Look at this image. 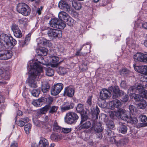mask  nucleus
I'll list each match as a JSON object with an SVG mask.
<instances>
[{
  "label": "nucleus",
  "instance_id": "obj_1",
  "mask_svg": "<svg viewBox=\"0 0 147 147\" xmlns=\"http://www.w3.org/2000/svg\"><path fill=\"white\" fill-rule=\"evenodd\" d=\"M40 62H35L30 65V69L29 71L30 74L28 80L29 86L31 88H36L37 87L36 80L39 78L40 75H43V69Z\"/></svg>",
  "mask_w": 147,
  "mask_h": 147
},
{
  "label": "nucleus",
  "instance_id": "obj_2",
  "mask_svg": "<svg viewBox=\"0 0 147 147\" xmlns=\"http://www.w3.org/2000/svg\"><path fill=\"white\" fill-rule=\"evenodd\" d=\"M16 43V40L11 36L4 34L0 35V49L3 47L7 49H11Z\"/></svg>",
  "mask_w": 147,
  "mask_h": 147
},
{
  "label": "nucleus",
  "instance_id": "obj_3",
  "mask_svg": "<svg viewBox=\"0 0 147 147\" xmlns=\"http://www.w3.org/2000/svg\"><path fill=\"white\" fill-rule=\"evenodd\" d=\"M16 10L19 13L25 16L29 15L31 11L30 7L24 3L18 4L17 6Z\"/></svg>",
  "mask_w": 147,
  "mask_h": 147
},
{
  "label": "nucleus",
  "instance_id": "obj_4",
  "mask_svg": "<svg viewBox=\"0 0 147 147\" xmlns=\"http://www.w3.org/2000/svg\"><path fill=\"white\" fill-rule=\"evenodd\" d=\"M78 118V116L76 113L70 112L66 114L65 120L67 123L72 124L75 123Z\"/></svg>",
  "mask_w": 147,
  "mask_h": 147
},
{
  "label": "nucleus",
  "instance_id": "obj_5",
  "mask_svg": "<svg viewBox=\"0 0 147 147\" xmlns=\"http://www.w3.org/2000/svg\"><path fill=\"white\" fill-rule=\"evenodd\" d=\"M48 36L51 38H60L62 37V32L61 30L57 29H50L47 32Z\"/></svg>",
  "mask_w": 147,
  "mask_h": 147
},
{
  "label": "nucleus",
  "instance_id": "obj_6",
  "mask_svg": "<svg viewBox=\"0 0 147 147\" xmlns=\"http://www.w3.org/2000/svg\"><path fill=\"white\" fill-rule=\"evenodd\" d=\"M121 119L122 120L131 123L132 124H135L137 123L138 120L135 117H132L125 110L124 113L121 115Z\"/></svg>",
  "mask_w": 147,
  "mask_h": 147
},
{
  "label": "nucleus",
  "instance_id": "obj_7",
  "mask_svg": "<svg viewBox=\"0 0 147 147\" xmlns=\"http://www.w3.org/2000/svg\"><path fill=\"white\" fill-rule=\"evenodd\" d=\"M108 89L111 91L113 92V98L114 99L118 98L121 94L123 95L124 94V92L121 90L120 91L118 87L117 86H115L113 87L112 86L109 87Z\"/></svg>",
  "mask_w": 147,
  "mask_h": 147
},
{
  "label": "nucleus",
  "instance_id": "obj_8",
  "mask_svg": "<svg viewBox=\"0 0 147 147\" xmlns=\"http://www.w3.org/2000/svg\"><path fill=\"white\" fill-rule=\"evenodd\" d=\"M63 88V85L61 83H57L52 87L51 90V94L53 96L58 95Z\"/></svg>",
  "mask_w": 147,
  "mask_h": 147
},
{
  "label": "nucleus",
  "instance_id": "obj_9",
  "mask_svg": "<svg viewBox=\"0 0 147 147\" xmlns=\"http://www.w3.org/2000/svg\"><path fill=\"white\" fill-rule=\"evenodd\" d=\"M121 103L119 100L115 99L112 101H109L107 103V107L109 109H113L114 107L118 108L121 106Z\"/></svg>",
  "mask_w": 147,
  "mask_h": 147
},
{
  "label": "nucleus",
  "instance_id": "obj_10",
  "mask_svg": "<svg viewBox=\"0 0 147 147\" xmlns=\"http://www.w3.org/2000/svg\"><path fill=\"white\" fill-rule=\"evenodd\" d=\"M12 55L11 51L3 50L0 52V60H5L10 58Z\"/></svg>",
  "mask_w": 147,
  "mask_h": 147
},
{
  "label": "nucleus",
  "instance_id": "obj_11",
  "mask_svg": "<svg viewBox=\"0 0 147 147\" xmlns=\"http://www.w3.org/2000/svg\"><path fill=\"white\" fill-rule=\"evenodd\" d=\"M58 6L60 9L67 12L70 13L71 11L70 6L65 0H61L59 3Z\"/></svg>",
  "mask_w": 147,
  "mask_h": 147
},
{
  "label": "nucleus",
  "instance_id": "obj_12",
  "mask_svg": "<svg viewBox=\"0 0 147 147\" xmlns=\"http://www.w3.org/2000/svg\"><path fill=\"white\" fill-rule=\"evenodd\" d=\"M144 87L140 84H138L135 86H131L130 87L128 90L127 93L129 94V92H136L138 91L140 94L142 92V90H144Z\"/></svg>",
  "mask_w": 147,
  "mask_h": 147
},
{
  "label": "nucleus",
  "instance_id": "obj_13",
  "mask_svg": "<svg viewBox=\"0 0 147 147\" xmlns=\"http://www.w3.org/2000/svg\"><path fill=\"white\" fill-rule=\"evenodd\" d=\"M11 28L14 35L16 37L19 38L22 37V33L18 25L16 24H13L11 26Z\"/></svg>",
  "mask_w": 147,
  "mask_h": 147
},
{
  "label": "nucleus",
  "instance_id": "obj_14",
  "mask_svg": "<svg viewBox=\"0 0 147 147\" xmlns=\"http://www.w3.org/2000/svg\"><path fill=\"white\" fill-rule=\"evenodd\" d=\"M109 90L103 89L100 92V98L102 100H105L109 98L111 95V92Z\"/></svg>",
  "mask_w": 147,
  "mask_h": 147
},
{
  "label": "nucleus",
  "instance_id": "obj_15",
  "mask_svg": "<svg viewBox=\"0 0 147 147\" xmlns=\"http://www.w3.org/2000/svg\"><path fill=\"white\" fill-rule=\"evenodd\" d=\"M74 88L71 86H69L66 87L65 88L63 94L65 96L72 97L74 95Z\"/></svg>",
  "mask_w": 147,
  "mask_h": 147
},
{
  "label": "nucleus",
  "instance_id": "obj_16",
  "mask_svg": "<svg viewBox=\"0 0 147 147\" xmlns=\"http://www.w3.org/2000/svg\"><path fill=\"white\" fill-rule=\"evenodd\" d=\"M49 57L51 58V67H57L60 64L61 62H58L59 60L58 57L52 55H51Z\"/></svg>",
  "mask_w": 147,
  "mask_h": 147
},
{
  "label": "nucleus",
  "instance_id": "obj_17",
  "mask_svg": "<svg viewBox=\"0 0 147 147\" xmlns=\"http://www.w3.org/2000/svg\"><path fill=\"white\" fill-rule=\"evenodd\" d=\"M74 106V104L72 102L69 103L68 102H65L61 106V111H64L73 109Z\"/></svg>",
  "mask_w": 147,
  "mask_h": 147
},
{
  "label": "nucleus",
  "instance_id": "obj_18",
  "mask_svg": "<svg viewBox=\"0 0 147 147\" xmlns=\"http://www.w3.org/2000/svg\"><path fill=\"white\" fill-rule=\"evenodd\" d=\"M144 53H137L134 55L133 58L134 61L137 62H143Z\"/></svg>",
  "mask_w": 147,
  "mask_h": 147
},
{
  "label": "nucleus",
  "instance_id": "obj_19",
  "mask_svg": "<svg viewBox=\"0 0 147 147\" xmlns=\"http://www.w3.org/2000/svg\"><path fill=\"white\" fill-rule=\"evenodd\" d=\"M46 99L45 98H41L38 100H34L32 103L35 107H40L42 105V103L45 102Z\"/></svg>",
  "mask_w": 147,
  "mask_h": 147
},
{
  "label": "nucleus",
  "instance_id": "obj_20",
  "mask_svg": "<svg viewBox=\"0 0 147 147\" xmlns=\"http://www.w3.org/2000/svg\"><path fill=\"white\" fill-rule=\"evenodd\" d=\"M49 142L46 139L41 138L39 142V147H48Z\"/></svg>",
  "mask_w": 147,
  "mask_h": 147
},
{
  "label": "nucleus",
  "instance_id": "obj_21",
  "mask_svg": "<svg viewBox=\"0 0 147 147\" xmlns=\"http://www.w3.org/2000/svg\"><path fill=\"white\" fill-rule=\"evenodd\" d=\"M125 110L122 109H120L118 111H111L110 116L111 118H113L115 115L117 117H120L121 118V115L124 113Z\"/></svg>",
  "mask_w": 147,
  "mask_h": 147
},
{
  "label": "nucleus",
  "instance_id": "obj_22",
  "mask_svg": "<svg viewBox=\"0 0 147 147\" xmlns=\"http://www.w3.org/2000/svg\"><path fill=\"white\" fill-rule=\"evenodd\" d=\"M9 73L7 71H5L3 69L0 68V75H1V77L3 79L7 80L9 78Z\"/></svg>",
  "mask_w": 147,
  "mask_h": 147
},
{
  "label": "nucleus",
  "instance_id": "obj_23",
  "mask_svg": "<svg viewBox=\"0 0 147 147\" xmlns=\"http://www.w3.org/2000/svg\"><path fill=\"white\" fill-rule=\"evenodd\" d=\"M68 15L66 12L63 11L60 12L58 14V17L59 20H63L66 21L68 18Z\"/></svg>",
  "mask_w": 147,
  "mask_h": 147
},
{
  "label": "nucleus",
  "instance_id": "obj_24",
  "mask_svg": "<svg viewBox=\"0 0 147 147\" xmlns=\"http://www.w3.org/2000/svg\"><path fill=\"white\" fill-rule=\"evenodd\" d=\"M120 126L118 128V130L121 133L125 134L126 133L127 130V126L121 123H120Z\"/></svg>",
  "mask_w": 147,
  "mask_h": 147
},
{
  "label": "nucleus",
  "instance_id": "obj_25",
  "mask_svg": "<svg viewBox=\"0 0 147 147\" xmlns=\"http://www.w3.org/2000/svg\"><path fill=\"white\" fill-rule=\"evenodd\" d=\"M59 20V19H58L57 18L52 19L50 21V26L54 28H57Z\"/></svg>",
  "mask_w": 147,
  "mask_h": 147
},
{
  "label": "nucleus",
  "instance_id": "obj_26",
  "mask_svg": "<svg viewBox=\"0 0 147 147\" xmlns=\"http://www.w3.org/2000/svg\"><path fill=\"white\" fill-rule=\"evenodd\" d=\"M81 124L82 125L80 127V129H87L89 128L91 125V123L89 121H86Z\"/></svg>",
  "mask_w": 147,
  "mask_h": 147
},
{
  "label": "nucleus",
  "instance_id": "obj_27",
  "mask_svg": "<svg viewBox=\"0 0 147 147\" xmlns=\"http://www.w3.org/2000/svg\"><path fill=\"white\" fill-rule=\"evenodd\" d=\"M134 67L135 70L142 74H144V65H140L136 66L135 64L134 65Z\"/></svg>",
  "mask_w": 147,
  "mask_h": 147
},
{
  "label": "nucleus",
  "instance_id": "obj_28",
  "mask_svg": "<svg viewBox=\"0 0 147 147\" xmlns=\"http://www.w3.org/2000/svg\"><path fill=\"white\" fill-rule=\"evenodd\" d=\"M62 136L61 135H57L55 134H52L51 136V139L53 141H57L59 139H61Z\"/></svg>",
  "mask_w": 147,
  "mask_h": 147
},
{
  "label": "nucleus",
  "instance_id": "obj_29",
  "mask_svg": "<svg viewBox=\"0 0 147 147\" xmlns=\"http://www.w3.org/2000/svg\"><path fill=\"white\" fill-rule=\"evenodd\" d=\"M72 6L76 10H80L82 7L81 4L77 1H73L72 3Z\"/></svg>",
  "mask_w": 147,
  "mask_h": 147
},
{
  "label": "nucleus",
  "instance_id": "obj_30",
  "mask_svg": "<svg viewBox=\"0 0 147 147\" xmlns=\"http://www.w3.org/2000/svg\"><path fill=\"white\" fill-rule=\"evenodd\" d=\"M133 92H129V94L130 97L133 99H134L136 101H139L140 100V96L138 94L133 93Z\"/></svg>",
  "mask_w": 147,
  "mask_h": 147
},
{
  "label": "nucleus",
  "instance_id": "obj_31",
  "mask_svg": "<svg viewBox=\"0 0 147 147\" xmlns=\"http://www.w3.org/2000/svg\"><path fill=\"white\" fill-rule=\"evenodd\" d=\"M38 53L39 55L45 56L47 54V49L45 48H40L38 50Z\"/></svg>",
  "mask_w": 147,
  "mask_h": 147
},
{
  "label": "nucleus",
  "instance_id": "obj_32",
  "mask_svg": "<svg viewBox=\"0 0 147 147\" xmlns=\"http://www.w3.org/2000/svg\"><path fill=\"white\" fill-rule=\"evenodd\" d=\"M138 107L142 109H144L147 106L146 101L142 99L140 101V102L138 104Z\"/></svg>",
  "mask_w": 147,
  "mask_h": 147
},
{
  "label": "nucleus",
  "instance_id": "obj_33",
  "mask_svg": "<svg viewBox=\"0 0 147 147\" xmlns=\"http://www.w3.org/2000/svg\"><path fill=\"white\" fill-rule=\"evenodd\" d=\"M58 22L57 28L63 29L65 27L66 24L62 20L59 19Z\"/></svg>",
  "mask_w": 147,
  "mask_h": 147
},
{
  "label": "nucleus",
  "instance_id": "obj_34",
  "mask_svg": "<svg viewBox=\"0 0 147 147\" xmlns=\"http://www.w3.org/2000/svg\"><path fill=\"white\" fill-rule=\"evenodd\" d=\"M49 85L48 83L44 84L42 86V90L43 93H46L49 91Z\"/></svg>",
  "mask_w": 147,
  "mask_h": 147
},
{
  "label": "nucleus",
  "instance_id": "obj_35",
  "mask_svg": "<svg viewBox=\"0 0 147 147\" xmlns=\"http://www.w3.org/2000/svg\"><path fill=\"white\" fill-rule=\"evenodd\" d=\"M91 113H92L93 115H96L97 116L100 112L97 106H96L95 109L93 108L91 110Z\"/></svg>",
  "mask_w": 147,
  "mask_h": 147
},
{
  "label": "nucleus",
  "instance_id": "obj_36",
  "mask_svg": "<svg viewBox=\"0 0 147 147\" xmlns=\"http://www.w3.org/2000/svg\"><path fill=\"white\" fill-rule=\"evenodd\" d=\"M57 71L58 73L61 75L65 74L67 72L66 69L62 67H59Z\"/></svg>",
  "mask_w": 147,
  "mask_h": 147
},
{
  "label": "nucleus",
  "instance_id": "obj_37",
  "mask_svg": "<svg viewBox=\"0 0 147 147\" xmlns=\"http://www.w3.org/2000/svg\"><path fill=\"white\" fill-rule=\"evenodd\" d=\"M76 110L78 112L81 113L84 111L83 105L82 104H78L76 108Z\"/></svg>",
  "mask_w": 147,
  "mask_h": 147
},
{
  "label": "nucleus",
  "instance_id": "obj_38",
  "mask_svg": "<svg viewBox=\"0 0 147 147\" xmlns=\"http://www.w3.org/2000/svg\"><path fill=\"white\" fill-rule=\"evenodd\" d=\"M127 143V140L125 138H122L117 141V146H120L126 144Z\"/></svg>",
  "mask_w": 147,
  "mask_h": 147
},
{
  "label": "nucleus",
  "instance_id": "obj_39",
  "mask_svg": "<svg viewBox=\"0 0 147 147\" xmlns=\"http://www.w3.org/2000/svg\"><path fill=\"white\" fill-rule=\"evenodd\" d=\"M40 92V89H38L33 90L31 92L32 95L35 97L38 96Z\"/></svg>",
  "mask_w": 147,
  "mask_h": 147
},
{
  "label": "nucleus",
  "instance_id": "obj_40",
  "mask_svg": "<svg viewBox=\"0 0 147 147\" xmlns=\"http://www.w3.org/2000/svg\"><path fill=\"white\" fill-rule=\"evenodd\" d=\"M46 71V74L48 76H52L53 75L54 71L53 69H51L50 68L48 69H45Z\"/></svg>",
  "mask_w": 147,
  "mask_h": 147
},
{
  "label": "nucleus",
  "instance_id": "obj_41",
  "mask_svg": "<svg viewBox=\"0 0 147 147\" xmlns=\"http://www.w3.org/2000/svg\"><path fill=\"white\" fill-rule=\"evenodd\" d=\"M107 137L109 138L110 142L111 144H115L117 146V137L114 136L110 137Z\"/></svg>",
  "mask_w": 147,
  "mask_h": 147
},
{
  "label": "nucleus",
  "instance_id": "obj_42",
  "mask_svg": "<svg viewBox=\"0 0 147 147\" xmlns=\"http://www.w3.org/2000/svg\"><path fill=\"white\" fill-rule=\"evenodd\" d=\"M31 125L30 123H28L24 126V130L26 133L27 134L29 133L30 129H31Z\"/></svg>",
  "mask_w": 147,
  "mask_h": 147
},
{
  "label": "nucleus",
  "instance_id": "obj_43",
  "mask_svg": "<svg viewBox=\"0 0 147 147\" xmlns=\"http://www.w3.org/2000/svg\"><path fill=\"white\" fill-rule=\"evenodd\" d=\"M50 107L49 113L51 114L56 112L58 108V107L56 106H52Z\"/></svg>",
  "mask_w": 147,
  "mask_h": 147
},
{
  "label": "nucleus",
  "instance_id": "obj_44",
  "mask_svg": "<svg viewBox=\"0 0 147 147\" xmlns=\"http://www.w3.org/2000/svg\"><path fill=\"white\" fill-rule=\"evenodd\" d=\"M53 129L55 131H58L59 130H60L61 129V128L58 125L57 122L56 121H55L53 123Z\"/></svg>",
  "mask_w": 147,
  "mask_h": 147
},
{
  "label": "nucleus",
  "instance_id": "obj_45",
  "mask_svg": "<svg viewBox=\"0 0 147 147\" xmlns=\"http://www.w3.org/2000/svg\"><path fill=\"white\" fill-rule=\"evenodd\" d=\"M49 106L48 105H46L42 108L40 111V113L42 114H45L49 109Z\"/></svg>",
  "mask_w": 147,
  "mask_h": 147
},
{
  "label": "nucleus",
  "instance_id": "obj_46",
  "mask_svg": "<svg viewBox=\"0 0 147 147\" xmlns=\"http://www.w3.org/2000/svg\"><path fill=\"white\" fill-rule=\"evenodd\" d=\"M129 71L126 69H123L120 71V74L124 75V76H127L129 74Z\"/></svg>",
  "mask_w": 147,
  "mask_h": 147
},
{
  "label": "nucleus",
  "instance_id": "obj_47",
  "mask_svg": "<svg viewBox=\"0 0 147 147\" xmlns=\"http://www.w3.org/2000/svg\"><path fill=\"white\" fill-rule=\"evenodd\" d=\"M27 19L25 18H22L19 19V22L20 24H23L24 26H26L27 24Z\"/></svg>",
  "mask_w": 147,
  "mask_h": 147
},
{
  "label": "nucleus",
  "instance_id": "obj_48",
  "mask_svg": "<svg viewBox=\"0 0 147 147\" xmlns=\"http://www.w3.org/2000/svg\"><path fill=\"white\" fill-rule=\"evenodd\" d=\"M107 125L109 128L111 129L113 128L114 126V122L112 121H109L107 124Z\"/></svg>",
  "mask_w": 147,
  "mask_h": 147
},
{
  "label": "nucleus",
  "instance_id": "obj_49",
  "mask_svg": "<svg viewBox=\"0 0 147 147\" xmlns=\"http://www.w3.org/2000/svg\"><path fill=\"white\" fill-rule=\"evenodd\" d=\"M87 63H84L82 64L81 66L80 67V68L81 69L82 71H84L87 70L88 67L87 66Z\"/></svg>",
  "mask_w": 147,
  "mask_h": 147
},
{
  "label": "nucleus",
  "instance_id": "obj_50",
  "mask_svg": "<svg viewBox=\"0 0 147 147\" xmlns=\"http://www.w3.org/2000/svg\"><path fill=\"white\" fill-rule=\"evenodd\" d=\"M140 94H141V96L142 98L147 99V90L144 89L142 91V92Z\"/></svg>",
  "mask_w": 147,
  "mask_h": 147
},
{
  "label": "nucleus",
  "instance_id": "obj_51",
  "mask_svg": "<svg viewBox=\"0 0 147 147\" xmlns=\"http://www.w3.org/2000/svg\"><path fill=\"white\" fill-rule=\"evenodd\" d=\"M139 118L142 122H146L147 119L146 116L143 115H141L139 116Z\"/></svg>",
  "mask_w": 147,
  "mask_h": 147
},
{
  "label": "nucleus",
  "instance_id": "obj_52",
  "mask_svg": "<svg viewBox=\"0 0 147 147\" xmlns=\"http://www.w3.org/2000/svg\"><path fill=\"white\" fill-rule=\"evenodd\" d=\"M61 129L62 132L65 133H68L71 131V128H63Z\"/></svg>",
  "mask_w": 147,
  "mask_h": 147
},
{
  "label": "nucleus",
  "instance_id": "obj_53",
  "mask_svg": "<svg viewBox=\"0 0 147 147\" xmlns=\"http://www.w3.org/2000/svg\"><path fill=\"white\" fill-rule=\"evenodd\" d=\"M122 95L123 97L121 100L122 101L125 102H127L129 98L128 95L126 94H125V93L124 94Z\"/></svg>",
  "mask_w": 147,
  "mask_h": 147
},
{
  "label": "nucleus",
  "instance_id": "obj_54",
  "mask_svg": "<svg viewBox=\"0 0 147 147\" xmlns=\"http://www.w3.org/2000/svg\"><path fill=\"white\" fill-rule=\"evenodd\" d=\"M88 119V117L86 115H83L82 116V120L80 123H82L86 122Z\"/></svg>",
  "mask_w": 147,
  "mask_h": 147
},
{
  "label": "nucleus",
  "instance_id": "obj_55",
  "mask_svg": "<svg viewBox=\"0 0 147 147\" xmlns=\"http://www.w3.org/2000/svg\"><path fill=\"white\" fill-rule=\"evenodd\" d=\"M92 96H88L86 101L87 103L90 106H91L92 104Z\"/></svg>",
  "mask_w": 147,
  "mask_h": 147
},
{
  "label": "nucleus",
  "instance_id": "obj_56",
  "mask_svg": "<svg viewBox=\"0 0 147 147\" xmlns=\"http://www.w3.org/2000/svg\"><path fill=\"white\" fill-rule=\"evenodd\" d=\"M67 20V24L69 26H71L74 24V20L71 18H68Z\"/></svg>",
  "mask_w": 147,
  "mask_h": 147
},
{
  "label": "nucleus",
  "instance_id": "obj_57",
  "mask_svg": "<svg viewBox=\"0 0 147 147\" xmlns=\"http://www.w3.org/2000/svg\"><path fill=\"white\" fill-rule=\"evenodd\" d=\"M120 86L121 87L125 88L127 87V85L126 84L125 81L123 80L120 84Z\"/></svg>",
  "mask_w": 147,
  "mask_h": 147
},
{
  "label": "nucleus",
  "instance_id": "obj_58",
  "mask_svg": "<svg viewBox=\"0 0 147 147\" xmlns=\"http://www.w3.org/2000/svg\"><path fill=\"white\" fill-rule=\"evenodd\" d=\"M129 109L131 112L134 113L136 111V109L135 107L133 105H130L129 107Z\"/></svg>",
  "mask_w": 147,
  "mask_h": 147
},
{
  "label": "nucleus",
  "instance_id": "obj_59",
  "mask_svg": "<svg viewBox=\"0 0 147 147\" xmlns=\"http://www.w3.org/2000/svg\"><path fill=\"white\" fill-rule=\"evenodd\" d=\"M18 125L20 127H23L25 124V122L22 120H19L17 121V123Z\"/></svg>",
  "mask_w": 147,
  "mask_h": 147
},
{
  "label": "nucleus",
  "instance_id": "obj_60",
  "mask_svg": "<svg viewBox=\"0 0 147 147\" xmlns=\"http://www.w3.org/2000/svg\"><path fill=\"white\" fill-rule=\"evenodd\" d=\"M43 43L45 45L49 47L51 45V44L49 40H44L43 41Z\"/></svg>",
  "mask_w": 147,
  "mask_h": 147
},
{
  "label": "nucleus",
  "instance_id": "obj_61",
  "mask_svg": "<svg viewBox=\"0 0 147 147\" xmlns=\"http://www.w3.org/2000/svg\"><path fill=\"white\" fill-rule=\"evenodd\" d=\"M34 123L36 126L38 127L40 126V123H42L41 122H40L39 120H37L34 121Z\"/></svg>",
  "mask_w": 147,
  "mask_h": 147
},
{
  "label": "nucleus",
  "instance_id": "obj_62",
  "mask_svg": "<svg viewBox=\"0 0 147 147\" xmlns=\"http://www.w3.org/2000/svg\"><path fill=\"white\" fill-rule=\"evenodd\" d=\"M47 99L48 103L49 104H51L53 101V98L51 97H49Z\"/></svg>",
  "mask_w": 147,
  "mask_h": 147
},
{
  "label": "nucleus",
  "instance_id": "obj_63",
  "mask_svg": "<svg viewBox=\"0 0 147 147\" xmlns=\"http://www.w3.org/2000/svg\"><path fill=\"white\" fill-rule=\"evenodd\" d=\"M10 147H18L17 142L15 141L13 142L11 144Z\"/></svg>",
  "mask_w": 147,
  "mask_h": 147
},
{
  "label": "nucleus",
  "instance_id": "obj_64",
  "mask_svg": "<svg viewBox=\"0 0 147 147\" xmlns=\"http://www.w3.org/2000/svg\"><path fill=\"white\" fill-rule=\"evenodd\" d=\"M143 62L147 63V54H144Z\"/></svg>",
  "mask_w": 147,
  "mask_h": 147
}]
</instances>
